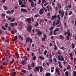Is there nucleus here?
<instances>
[{"mask_svg":"<svg viewBox=\"0 0 76 76\" xmlns=\"http://www.w3.org/2000/svg\"><path fill=\"white\" fill-rule=\"evenodd\" d=\"M72 46V49H74L75 48V45L73 43H72L71 44Z\"/></svg>","mask_w":76,"mask_h":76,"instance_id":"nucleus-15","label":"nucleus"},{"mask_svg":"<svg viewBox=\"0 0 76 76\" xmlns=\"http://www.w3.org/2000/svg\"><path fill=\"white\" fill-rule=\"evenodd\" d=\"M27 30L28 32H31L32 30V26L31 25H28L27 28Z\"/></svg>","mask_w":76,"mask_h":76,"instance_id":"nucleus-1","label":"nucleus"},{"mask_svg":"<svg viewBox=\"0 0 76 76\" xmlns=\"http://www.w3.org/2000/svg\"><path fill=\"white\" fill-rule=\"evenodd\" d=\"M44 21V19H41L40 21L39 22V23L40 24V25H41V23L42 22Z\"/></svg>","mask_w":76,"mask_h":76,"instance_id":"nucleus-25","label":"nucleus"},{"mask_svg":"<svg viewBox=\"0 0 76 76\" xmlns=\"http://www.w3.org/2000/svg\"><path fill=\"white\" fill-rule=\"evenodd\" d=\"M14 12H15V8H13V10H12L11 11L10 10L7 11V14H13Z\"/></svg>","mask_w":76,"mask_h":76,"instance_id":"nucleus-6","label":"nucleus"},{"mask_svg":"<svg viewBox=\"0 0 76 76\" xmlns=\"http://www.w3.org/2000/svg\"><path fill=\"white\" fill-rule=\"evenodd\" d=\"M66 39H67V40L68 41H69V36H67L66 37Z\"/></svg>","mask_w":76,"mask_h":76,"instance_id":"nucleus-46","label":"nucleus"},{"mask_svg":"<svg viewBox=\"0 0 76 76\" xmlns=\"http://www.w3.org/2000/svg\"><path fill=\"white\" fill-rule=\"evenodd\" d=\"M14 39L15 40L14 41H16L18 39V36H16L14 38Z\"/></svg>","mask_w":76,"mask_h":76,"instance_id":"nucleus-35","label":"nucleus"},{"mask_svg":"<svg viewBox=\"0 0 76 76\" xmlns=\"http://www.w3.org/2000/svg\"><path fill=\"white\" fill-rule=\"evenodd\" d=\"M18 3H19V5L21 6L22 4H23V2L21 0H18Z\"/></svg>","mask_w":76,"mask_h":76,"instance_id":"nucleus-14","label":"nucleus"},{"mask_svg":"<svg viewBox=\"0 0 76 76\" xmlns=\"http://www.w3.org/2000/svg\"><path fill=\"white\" fill-rule=\"evenodd\" d=\"M25 60H24V61H25L26 62V61H27V59H28V58H27V57L25 56Z\"/></svg>","mask_w":76,"mask_h":76,"instance_id":"nucleus-42","label":"nucleus"},{"mask_svg":"<svg viewBox=\"0 0 76 76\" xmlns=\"http://www.w3.org/2000/svg\"><path fill=\"white\" fill-rule=\"evenodd\" d=\"M54 31L56 32V31H59V28H56Z\"/></svg>","mask_w":76,"mask_h":76,"instance_id":"nucleus-33","label":"nucleus"},{"mask_svg":"<svg viewBox=\"0 0 76 76\" xmlns=\"http://www.w3.org/2000/svg\"><path fill=\"white\" fill-rule=\"evenodd\" d=\"M15 8V9H17L18 8V6H15L14 7Z\"/></svg>","mask_w":76,"mask_h":76,"instance_id":"nucleus-60","label":"nucleus"},{"mask_svg":"<svg viewBox=\"0 0 76 76\" xmlns=\"http://www.w3.org/2000/svg\"><path fill=\"white\" fill-rule=\"evenodd\" d=\"M33 60H36V56H34L33 58Z\"/></svg>","mask_w":76,"mask_h":76,"instance_id":"nucleus-56","label":"nucleus"},{"mask_svg":"<svg viewBox=\"0 0 76 76\" xmlns=\"http://www.w3.org/2000/svg\"><path fill=\"white\" fill-rule=\"evenodd\" d=\"M21 72L23 73H25L26 72V71L24 69H22Z\"/></svg>","mask_w":76,"mask_h":76,"instance_id":"nucleus-30","label":"nucleus"},{"mask_svg":"<svg viewBox=\"0 0 76 76\" xmlns=\"http://www.w3.org/2000/svg\"><path fill=\"white\" fill-rule=\"evenodd\" d=\"M15 56L17 57V58L18 59V58H19V53H15Z\"/></svg>","mask_w":76,"mask_h":76,"instance_id":"nucleus-19","label":"nucleus"},{"mask_svg":"<svg viewBox=\"0 0 76 76\" xmlns=\"http://www.w3.org/2000/svg\"><path fill=\"white\" fill-rule=\"evenodd\" d=\"M39 69H40V72H42L43 71V68H42V66H40Z\"/></svg>","mask_w":76,"mask_h":76,"instance_id":"nucleus-16","label":"nucleus"},{"mask_svg":"<svg viewBox=\"0 0 76 76\" xmlns=\"http://www.w3.org/2000/svg\"><path fill=\"white\" fill-rule=\"evenodd\" d=\"M44 9H43L42 8L40 9V10L39 11V14L40 15H42V14H43L44 13Z\"/></svg>","mask_w":76,"mask_h":76,"instance_id":"nucleus-9","label":"nucleus"},{"mask_svg":"<svg viewBox=\"0 0 76 76\" xmlns=\"http://www.w3.org/2000/svg\"><path fill=\"white\" fill-rule=\"evenodd\" d=\"M41 0H39V1H38L37 2L38 4H40V3H41Z\"/></svg>","mask_w":76,"mask_h":76,"instance_id":"nucleus-57","label":"nucleus"},{"mask_svg":"<svg viewBox=\"0 0 76 76\" xmlns=\"http://www.w3.org/2000/svg\"><path fill=\"white\" fill-rule=\"evenodd\" d=\"M30 42L31 43H32V39H30Z\"/></svg>","mask_w":76,"mask_h":76,"instance_id":"nucleus-61","label":"nucleus"},{"mask_svg":"<svg viewBox=\"0 0 76 76\" xmlns=\"http://www.w3.org/2000/svg\"><path fill=\"white\" fill-rule=\"evenodd\" d=\"M18 38H20V39H21V40H23V37H21L20 35H19L18 36Z\"/></svg>","mask_w":76,"mask_h":76,"instance_id":"nucleus-24","label":"nucleus"},{"mask_svg":"<svg viewBox=\"0 0 76 76\" xmlns=\"http://www.w3.org/2000/svg\"><path fill=\"white\" fill-rule=\"evenodd\" d=\"M11 32L12 34H15V31H11Z\"/></svg>","mask_w":76,"mask_h":76,"instance_id":"nucleus-51","label":"nucleus"},{"mask_svg":"<svg viewBox=\"0 0 76 76\" xmlns=\"http://www.w3.org/2000/svg\"><path fill=\"white\" fill-rule=\"evenodd\" d=\"M65 16H67V11H66L65 13Z\"/></svg>","mask_w":76,"mask_h":76,"instance_id":"nucleus-59","label":"nucleus"},{"mask_svg":"<svg viewBox=\"0 0 76 76\" xmlns=\"http://www.w3.org/2000/svg\"><path fill=\"white\" fill-rule=\"evenodd\" d=\"M16 21V19L15 18H12L10 20V22H14Z\"/></svg>","mask_w":76,"mask_h":76,"instance_id":"nucleus-21","label":"nucleus"},{"mask_svg":"<svg viewBox=\"0 0 76 76\" xmlns=\"http://www.w3.org/2000/svg\"><path fill=\"white\" fill-rule=\"evenodd\" d=\"M64 48L63 46H62V47L60 48V50H63V49Z\"/></svg>","mask_w":76,"mask_h":76,"instance_id":"nucleus-63","label":"nucleus"},{"mask_svg":"<svg viewBox=\"0 0 76 76\" xmlns=\"http://www.w3.org/2000/svg\"><path fill=\"white\" fill-rule=\"evenodd\" d=\"M2 28L3 29H4V30L5 31H6V28L5 27H4V26H2Z\"/></svg>","mask_w":76,"mask_h":76,"instance_id":"nucleus-48","label":"nucleus"},{"mask_svg":"<svg viewBox=\"0 0 76 76\" xmlns=\"http://www.w3.org/2000/svg\"><path fill=\"white\" fill-rule=\"evenodd\" d=\"M3 7L4 8V10H7V7H6V6H3Z\"/></svg>","mask_w":76,"mask_h":76,"instance_id":"nucleus-41","label":"nucleus"},{"mask_svg":"<svg viewBox=\"0 0 76 76\" xmlns=\"http://www.w3.org/2000/svg\"><path fill=\"white\" fill-rule=\"evenodd\" d=\"M51 74L50 73L47 72L46 73V76H50Z\"/></svg>","mask_w":76,"mask_h":76,"instance_id":"nucleus-20","label":"nucleus"},{"mask_svg":"<svg viewBox=\"0 0 76 76\" xmlns=\"http://www.w3.org/2000/svg\"><path fill=\"white\" fill-rule=\"evenodd\" d=\"M55 72L58 73V75H60V72L57 68H56L55 69Z\"/></svg>","mask_w":76,"mask_h":76,"instance_id":"nucleus-10","label":"nucleus"},{"mask_svg":"<svg viewBox=\"0 0 76 76\" xmlns=\"http://www.w3.org/2000/svg\"><path fill=\"white\" fill-rule=\"evenodd\" d=\"M54 50H56L57 49V45H54Z\"/></svg>","mask_w":76,"mask_h":76,"instance_id":"nucleus-36","label":"nucleus"},{"mask_svg":"<svg viewBox=\"0 0 76 76\" xmlns=\"http://www.w3.org/2000/svg\"><path fill=\"white\" fill-rule=\"evenodd\" d=\"M67 35L68 36V37H70V35H71L72 34H71V33L69 31H67Z\"/></svg>","mask_w":76,"mask_h":76,"instance_id":"nucleus-18","label":"nucleus"},{"mask_svg":"<svg viewBox=\"0 0 76 76\" xmlns=\"http://www.w3.org/2000/svg\"><path fill=\"white\" fill-rule=\"evenodd\" d=\"M58 13L59 15L61 14V17L62 18L63 17L64 15V11H63V10H62L61 11V10H59L58 11Z\"/></svg>","mask_w":76,"mask_h":76,"instance_id":"nucleus-3","label":"nucleus"},{"mask_svg":"<svg viewBox=\"0 0 76 76\" xmlns=\"http://www.w3.org/2000/svg\"><path fill=\"white\" fill-rule=\"evenodd\" d=\"M59 38L60 39H63L64 38V37H63V35H60Z\"/></svg>","mask_w":76,"mask_h":76,"instance_id":"nucleus-29","label":"nucleus"},{"mask_svg":"<svg viewBox=\"0 0 76 76\" xmlns=\"http://www.w3.org/2000/svg\"><path fill=\"white\" fill-rule=\"evenodd\" d=\"M59 23H61V22L59 21L58 20H57L56 21V25H58Z\"/></svg>","mask_w":76,"mask_h":76,"instance_id":"nucleus-17","label":"nucleus"},{"mask_svg":"<svg viewBox=\"0 0 76 76\" xmlns=\"http://www.w3.org/2000/svg\"><path fill=\"white\" fill-rule=\"evenodd\" d=\"M47 51L45 50L44 52V54L45 55V56H46V55H47Z\"/></svg>","mask_w":76,"mask_h":76,"instance_id":"nucleus-39","label":"nucleus"},{"mask_svg":"<svg viewBox=\"0 0 76 76\" xmlns=\"http://www.w3.org/2000/svg\"><path fill=\"white\" fill-rule=\"evenodd\" d=\"M65 75L66 76H69V72L68 71H66L65 73Z\"/></svg>","mask_w":76,"mask_h":76,"instance_id":"nucleus-26","label":"nucleus"},{"mask_svg":"<svg viewBox=\"0 0 76 76\" xmlns=\"http://www.w3.org/2000/svg\"><path fill=\"white\" fill-rule=\"evenodd\" d=\"M4 26H5V28H7V27H8V24H7V23H6L5 25H4Z\"/></svg>","mask_w":76,"mask_h":76,"instance_id":"nucleus-43","label":"nucleus"},{"mask_svg":"<svg viewBox=\"0 0 76 76\" xmlns=\"http://www.w3.org/2000/svg\"><path fill=\"white\" fill-rule=\"evenodd\" d=\"M46 8L47 9H48V12H50V10H49V8H48V7H49V5L47 6V7H46Z\"/></svg>","mask_w":76,"mask_h":76,"instance_id":"nucleus-44","label":"nucleus"},{"mask_svg":"<svg viewBox=\"0 0 76 76\" xmlns=\"http://www.w3.org/2000/svg\"><path fill=\"white\" fill-rule=\"evenodd\" d=\"M47 4H48V2H47L45 4H44V6H46Z\"/></svg>","mask_w":76,"mask_h":76,"instance_id":"nucleus-52","label":"nucleus"},{"mask_svg":"<svg viewBox=\"0 0 76 76\" xmlns=\"http://www.w3.org/2000/svg\"><path fill=\"white\" fill-rule=\"evenodd\" d=\"M39 58L41 59V60H44V57H42V56H40L39 57Z\"/></svg>","mask_w":76,"mask_h":76,"instance_id":"nucleus-27","label":"nucleus"},{"mask_svg":"<svg viewBox=\"0 0 76 76\" xmlns=\"http://www.w3.org/2000/svg\"><path fill=\"white\" fill-rule=\"evenodd\" d=\"M14 61H13L12 60V61H10V64H13V62Z\"/></svg>","mask_w":76,"mask_h":76,"instance_id":"nucleus-54","label":"nucleus"},{"mask_svg":"<svg viewBox=\"0 0 76 76\" xmlns=\"http://www.w3.org/2000/svg\"><path fill=\"white\" fill-rule=\"evenodd\" d=\"M20 11L21 12V13H27L28 11H27V10H26V9L24 8H21L20 9Z\"/></svg>","mask_w":76,"mask_h":76,"instance_id":"nucleus-8","label":"nucleus"},{"mask_svg":"<svg viewBox=\"0 0 76 76\" xmlns=\"http://www.w3.org/2000/svg\"><path fill=\"white\" fill-rule=\"evenodd\" d=\"M50 35H53V31L52 30L50 31Z\"/></svg>","mask_w":76,"mask_h":76,"instance_id":"nucleus-45","label":"nucleus"},{"mask_svg":"<svg viewBox=\"0 0 76 76\" xmlns=\"http://www.w3.org/2000/svg\"><path fill=\"white\" fill-rule=\"evenodd\" d=\"M53 29H54V27H53V26H51L50 28L49 29V31H51V30H53Z\"/></svg>","mask_w":76,"mask_h":76,"instance_id":"nucleus-28","label":"nucleus"},{"mask_svg":"<svg viewBox=\"0 0 76 76\" xmlns=\"http://www.w3.org/2000/svg\"><path fill=\"white\" fill-rule=\"evenodd\" d=\"M55 22H56V21H54L53 23V27H54L55 25Z\"/></svg>","mask_w":76,"mask_h":76,"instance_id":"nucleus-50","label":"nucleus"},{"mask_svg":"<svg viewBox=\"0 0 76 76\" xmlns=\"http://www.w3.org/2000/svg\"><path fill=\"white\" fill-rule=\"evenodd\" d=\"M31 66H32V67H34L35 66V64H34V63H32L31 64Z\"/></svg>","mask_w":76,"mask_h":76,"instance_id":"nucleus-58","label":"nucleus"},{"mask_svg":"<svg viewBox=\"0 0 76 76\" xmlns=\"http://www.w3.org/2000/svg\"><path fill=\"white\" fill-rule=\"evenodd\" d=\"M72 11H70L69 14V15H72Z\"/></svg>","mask_w":76,"mask_h":76,"instance_id":"nucleus-55","label":"nucleus"},{"mask_svg":"<svg viewBox=\"0 0 76 76\" xmlns=\"http://www.w3.org/2000/svg\"><path fill=\"white\" fill-rule=\"evenodd\" d=\"M39 67H40V66H38L35 67L34 68V71L35 72H36V71L37 72H39Z\"/></svg>","mask_w":76,"mask_h":76,"instance_id":"nucleus-7","label":"nucleus"},{"mask_svg":"<svg viewBox=\"0 0 76 76\" xmlns=\"http://www.w3.org/2000/svg\"><path fill=\"white\" fill-rule=\"evenodd\" d=\"M59 66L60 69H63V66L62 65H59Z\"/></svg>","mask_w":76,"mask_h":76,"instance_id":"nucleus-49","label":"nucleus"},{"mask_svg":"<svg viewBox=\"0 0 76 76\" xmlns=\"http://www.w3.org/2000/svg\"><path fill=\"white\" fill-rule=\"evenodd\" d=\"M35 31L37 32V34L38 35H41L42 34V33L40 31L39 29L38 30L37 29H35Z\"/></svg>","mask_w":76,"mask_h":76,"instance_id":"nucleus-2","label":"nucleus"},{"mask_svg":"<svg viewBox=\"0 0 76 76\" xmlns=\"http://www.w3.org/2000/svg\"><path fill=\"white\" fill-rule=\"evenodd\" d=\"M55 12H57L58 11V7H56L55 8Z\"/></svg>","mask_w":76,"mask_h":76,"instance_id":"nucleus-34","label":"nucleus"},{"mask_svg":"<svg viewBox=\"0 0 76 76\" xmlns=\"http://www.w3.org/2000/svg\"><path fill=\"white\" fill-rule=\"evenodd\" d=\"M38 26V23L36 22L35 23V27H37V26Z\"/></svg>","mask_w":76,"mask_h":76,"instance_id":"nucleus-40","label":"nucleus"},{"mask_svg":"<svg viewBox=\"0 0 76 76\" xmlns=\"http://www.w3.org/2000/svg\"><path fill=\"white\" fill-rule=\"evenodd\" d=\"M53 61H55V63L57 62V59H56V58H53Z\"/></svg>","mask_w":76,"mask_h":76,"instance_id":"nucleus-37","label":"nucleus"},{"mask_svg":"<svg viewBox=\"0 0 76 76\" xmlns=\"http://www.w3.org/2000/svg\"><path fill=\"white\" fill-rule=\"evenodd\" d=\"M22 24H23V23L22 22H21L20 23L19 25V26H21Z\"/></svg>","mask_w":76,"mask_h":76,"instance_id":"nucleus-62","label":"nucleus"},{"mask_svg":"<svg viewBox=\"0 0 76 76\" xmlns=\"http://www.w3.org/2000/svg\"><path fill=\"white\" fill-rule=\"evenodd\" d=\"M30 40V38L26 37V44H28V42H29V41Z\"/></svg>","mask_w":76,"mask_h":76,"instance_id":"nucleus-13","label":"nucleus"},{"mask_svg":"<svg viewBox=\"0 0 76 76\" xmlns=\"http://www.w3.org/2000/svg\"><path fill=\"white\" fill-rule=\"evenodd\" d=\"M28 69L29 70H31V67L30 66H29V64H28Z\"/></svg>","mask_w":76,"mask_h":76,"instance_id":"nucleus-38","label":"nucleus"},{"mask_svg":"<svg viewBox=\"0 0 76 76\" xmlns=\"http://www.w3.org/2000/svg\"><path fill=\"white\" fill-rule=\"evenodd\" d=\"M48 17H49L50 16V13L49 12L48 13Z\"/></svg>","mask_w":76,"mask_h":76,"instance_id":"nucleus-64","label":"nucleus"},{"mask_svg":"<svg viewBox=\"0 0 76 76\" xmlns=\"http://www.w3.org/2000/svg\"><path fill=\"white\" fill-rule=\"evenodd\" d=\"M43 36L44 37L42 38V41H45V39H47V36L46 34H44Z\"/></svg>","mask_w":76,"mask_h":76,"instance_id":"nucleus-5","label":"nucleus"},{"mask_svg":"<svg viewBox=\"0 0 76 76\" xmlns=\"http://www.w3.org/2000/svg\"><path fill=\"white\" fill-rule=\"evenodd\" d=\"M20 7H26V6H25V4H23L21 5Z\"/></svg>","mask_w":76,"mask_h":76,"instance_id":"nucleus-23","label":"nucleus"},{"mask_svg":"<svg viewBox=\"0 0 76 76\" xmlns=\"http://www.w3.org/2000/svg\"><path fill=\"white\" fill-rule=\"evenodd\" d=\"M27 22H28L29 23H31V18H27L26 19Z\"/></svg>","mask_w":76,"mask_h":76,"instance_id":"nucleus-12","label":"nucleus"},{"mask_svg":"<svg viewBox=\"0 0 76 76\" xmlns=\"http://www.w3.org/2000/svg\"><path fill=\"white\" fill-rule=\"evenodd\" d=\"M8 30L9 31H11V27H8Z\"/></svg>","mask_w":76,"mask_h":76,"instance_id":"nucleus-53","label":"nucleus"},{"mask_svg":"<svg viewBox=\"0 0 76 76\" xmlns=\"http://www.w3.org/2000/svg\"><path fill=\"white\" fill-rule=\"evenodd\" d=\"M21 64L22 65H25L26 64V62L24 60H22L21 61Z\"/></svg>","mask_w":76,"mask_h":76,"instance_id":"nucleus-11","label":"nucleus"},{"mask_svg":"<svg viewBox=\"0 0 76 76\" xmlns=\"http://www.w3.org/2000/svg\"><path fill=\"white\" fill-rule=\"evenodd\" d=\"M73 76H76V71H73Z\"/></svg>","mask_w":76,"mask_h":76,"instance_id":"nucleus-31","label":"nucleus"},{"mask_svg":"<svg viewBox=\"0 0 76 76\" xmlns=\"http://www.w3.org/2000/svg\"><path fill=\"white\" fill-rule=\"evenodd\" d=\"M10 23V26H11V27H13L15 26H14V23Z\"/></svg>","mask_w":76,"mask_h":76,"instance_id":"nucleus-22","label":"nucleus"},{"mask_svg":"<svg viewBox=\"0 0 76 76\" xmlns=\"http://www.w3.org/2000/svg\"><path fill=\"white\" fill-rule=\"evenodd\" d=\"M34 2L33 1L31 2V7H33V6H34Z\"/></svg>","mask_w":76,"mask_h":76,"instance_id":"nucleus-32","label":"nucleus"},{"mask_svg":"<svg viewBox=\"0 0 76 76\" xmlns=\"http://www.w3.org/2000/svg\"><path fill=\"white\" fill-rule=\"evenodd\" d=\"M61 57L60 58V55H59L58 56V60H59L60 61H64V58L62 56H61Z\"/></svg>","mask_w":76,"mask_h":76,"instance_id":"nucleus-4","label":"nucleus"},{"mask_svg":"<svg viewBox=\"0 0 76 76\" xmlns=\"http://www.w3.org/2000/svg\"><path fill=\"white\" fill-rule=\"evenodd\" d=\"M53 35H57V33H56V31H55L54 30L53 31Z\"/></svg>","mask_w":76,"mask_h":76,"instance_id":"nucleus-47","label":"nucleus"}]
</instances>
